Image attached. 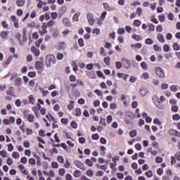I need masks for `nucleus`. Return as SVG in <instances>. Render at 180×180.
Listing matches in <instances>:
<instances>
[{
	"instance_id": "nucleus-48",
	"label": "nucleus",
	"mask_w": 180,
	"mask_h": 180,
	"mask_svg": "<svg viewBox=\"0 0 180 180\" xmlns=\"http://www.w3.org/2000/svg\"><path fill=\"white\" fill-rule=\"evenodd\" d=\"M28 162L30 165H36V160L34 158H30Z\"/></svg>"
},
{
	"instance_id": "nucleus-12",
	"label": "nucleus",
	"mask_w": 180,
	"mask_h": 180,
	"mask_svg": "<svg viewBox=\"0 0 180 180\" xmlns=\"http://www.w3.org/2000/svg\"><path fill=\"white\" fill-rule=\"evenodd\" d=\"M28 101L29 103H31V105H34V103L36 102V98H34V96H33V94H31L28 97Z\"/></svg>"
},
{
	"instance_id": "nucleus-22",
	"label": "nucleus",
	"mask_w": 180,
	"mask_h": 180,
	"mask_svg": "<svg viewBox=\"0 0 180 180\" xmlns=\"http://www.w3.org/2000/svg\"><path fill=\"white\" fill-rule=\"evenodd\" d=\"M56 25V21L53 20H50L47 24H46V27H52V26H54Z\"/></svg>"
},
{
	"instance_id": "nucleus-37",
	"label": "nucleus",
	"mask_w": 180,
	"mask_h": 180,
	"mask_svg": "<svg viewBox=\"0 0 180 180\" xmlns=\"http://www.w3.org/2000/svg\"><path fill=\"white\" fill-rule=\"evenodd\" d=\"M141 67L143 70H148V65H147V63L146 62L141 63Z\"/></svg>"
},
{
	"instance_id": "nucleus-53",
	"label": "nucleus",
	"mask_w": 180,
	"mask_h": 180,
	"mask_svg": "<svg viewBox=\"0 0 180 180\" xmlns=\"http://www.w3.org/2000/svg\"><path fill=\"white\" fill-rule=\"evenodd\" d=\"M27 27H30L31 29H33V27H36V22H32L27 24Z\"/></svg>"
},
{
	"instance_id": "nucleus-11",
	"label": "nucleus",
	"mask_w": 180,
	"mask_h": 180,
	"mask_svg": "<svg viewBox=\"0 0 180 180\" xmlns=\"http://www.w3.org/2000/svg\"><path fill=\"white\" fill-rule=\"evenodd\" d=\"M148 93V90L146 87L141 88L139 91V94L141 95V96H146L147 94Z\"/></svg>"
},
{
	"instance_id": "nucleus-2",
	"label": "nucleus",
	"mask_w": 180,
	"mask_h": 180,
	"mask_svg": "<svg viewBox=\"0 0 180 180\" xmlns=\"http://www.w3.org/2000/svg\"><path fill=\"white\" fill-rule=\"evenodd\" d=\"M125 123L127 124H130V123H131V121L134 119V115H133V112H131V111H127L125 112Z\"/></svg>"
},
{
	"instance_id": "nucleus-54",
	"label": "nucleus",
	"mask_w": 180,
	"mask_h": 180,
	"mask_svg": "<svg viewBox=\"0 0 180 180\" xmlns=\"http://www.w3.org/2000/svg\"><path fill=\"white\" fill-rule=\"evenodd\" d=\"M92 140H99V134H93L91 135Z\"/></svg>"
},
{
	"instance_id": "nucleus-58",
	"label": "nucleus",
	"mask_w": 180,
	"mask_h": 180,
	"mask_svg": "<svg viewBox=\"0 0 180 180\" xmlns=\"http://www.w3.org/2000/svg\"><path fill=\"white\" fill-rule=\"evenodd\" d=\"M158 175H162V174H164V169H162V168H158L156 171Z\"/></svg>"
},
{
	"instance_id": "nucleus-17",
	"label": "nucleus",
	"mask_w": 180,
	"mask_h": 180,
	"mask_svg": "<svg viewBox=\"0 0 180 180\" xmlns=\"http://www.w3.org/2000/svg\"><path fill=\"white\" fill-rule=\"evenodd\" d=\"M25 0H17L16 5H18L20 8H22V6H25Z\"/></svg>"
},
{
	"instance_id": "nucleus-5",
	"label": "nucleus",
	"mask_w": 180,
	"mask_h": 180,
	"mask_svg": "<svg viewBox=\"0 0 180 180\" xmlns=\"http://www.w3.org/2000/svg\"><path fill=\"white\" fill-rule=\"evenodd\" d=\"M131 66V62L127 59H122V67L126 70H129Z\"/></svg>"
},
{
	"instance_id": "nucleus-44",
	"label": "nucleus",
	"mask_w": 180,
	"mask_h": 180,
	"mask_svg": "<svg viewBox=\"0 0 180 180\" xmlns=\"http://www.w3.org/2000/svg\"><path fill=\"white\" fill-rule=\"evenodd\" d=\"M41 43H43V38H40L38 41H37L35 42V46H37V47H40V44H41Z\"/></svg>"
},
{
	"instance_id": "nucleus-31",
	"label": "nucleus",
	"mask_w": 180,
	"mask_h": 180,
	"mask_svg": "<svg viewBox=\"0 0 180 180\" xmlns=\"http://www.w3.org/2000/svg\"><path fill=\"white\" fill-rule=\"evenodd\" d=\"M129 136L131 137H136L137 136V131H136V129H132L130 132H129Z\"/></svg>"
},
{
	"instance_id": "nucleus-51",
	"label": "nucleus",
	"mask_w": 180,
	"mask_h": 180,
	"mask_svg": "<svg viewBox=\"0 0 180 180\" xmlns=\"http://www.w3.org/2000/svg\"><path fill=\"white\" fill-rule=\"evenodd\" d=\"M176 130L175 129H170L169 130L168 133L169 134H170L171 136H176Z\"/></svg>"
},
{
	"instance_id": "nucleus-30",
	"label": "nucleus",
	"mask_w": 180,
	"mask_h": 180,
	"mask_svg": "<svg viewBox=\"0 0 180 180\" xmlns=\"http://www.w3.org/2000/svg\"><path fill=\"white\" fill-rule=\"evenodd\" d=\"M145 43L148 45H151L154 44V41H153V39L151 38H147L145 40Z\"/></svg>"
},
{
	"instance_id": "nucleus-24",
	"label": "nucleus",
	"mask_w": 180,
	"mask_h": 180,
	"mask_svg": "<svg viewBox=\"0 0 180 180\" xmlns=\"http://www.w3.org/2000/svg\"><path fill=\"white\" fill-rule=\"evenodd\" d=\"M100 54H101V56H103L104 57L108 56V53L106 52V51H105V48L101 47L100 49Z\"/></svg>"
},
{
	"instance_id": "nucleus-6",
	"label": "nucleus",
	"mask_w": 180,
	"mask_h": 180,
	"mask_svg": "<svg viewBox=\"0 0 180 180\" xmlns=\"http://www.w3.org/2000/svg\"><path fill=\"white\" fill-rule=\"evenodd\" d=\"M41 30H39L40 36H44V34H47V25H46V22H44L41 26Z\"/></svg>"
},
{
	"instance_id": "nucleus-35",
	"label": "nucleus",
	"mask_w": 180,
	"mask_h": 180,
	"mask_svg": "<svg viewBox=\"0 0 180 180\" xmlns=\"http://www.w3.org/2000/svg\"><path fill=\"white\" fill-rule=\"evenodd\" d=\"M173 49H174V50H175V51H178V50L180 49V46H179V44H178V42H175L173 44Z\"/></svg>"
},
{
	"instance_id": "nucleus-19",
	"label": "nucleus",
	"mask_w": 180,
	"mask_h": 180,
	"mask_svg": "<svg viewBox=\"0 0 180 180\" xmlns=\"http://www.w3.org/2000/svg\"><path fill=\"white\" fill-rule=\"evenodd\" d=\"M13 59V56H9L6 61H4L5 65H9L12 62V60Z\"/></svg>"
},
{
	"instance_id": "nucleus-59",
	"label": "nucleus",
	"mask_w": 180,
	"mask_h": 180,
	"mask_svg": "<svg viewBox=\"0 0 180 180\" xmlns=\"http://www.w3.org/2000/svg\"><path fill=\"white\" fill-rule=\"evenodd\" d=\"M122 63L119 61L115 62V67L117 68V70H120V68H122Z\"/></svg>"
},
{
	"instance_id": "nucleus-62",
	"label": "nucleus",
	"mask_w": 180,
	"mask_h": 180,
	"mask_svg": "<svg viewBox=\"0 0 180 180\" xmlns=\"http://www.w3.org/2000/svg\"><path fill=\"white\" fill-rule=\"evenodd\" d=\"M58 15L57 13H56V12H53V13H51V19H53V20L57 19V17H58Z\"/></svg>"
},
{
	"instance_id": "nucleus-57",
	"label": "nucleus",
	"mask_w": 180,
	"mask_h": 180,
	"mask_svg": "<svg viewBox=\"0 0 180 180\" xmlns=\"http://www.w3.org/2000/svg\"><path fill=\"white\" fill-rule=\"evenodd\" d=\"M56 58L57 60H63V58H64V55L61 53H58Z\"/></svg>"
},
{
	"instance_id": "nucleus-52",
	"label": "nucleus",
	"mask_w": 180,
	"mask_h": 180,
	"mask_svg": "<svg viewBox=\"0 0 180 180\" xmlns=\"http://www.w3.org/2000/svg\"><path fill=\"white\" fill-rule=\"evenodd\" d=\"M27 76L30 78H34V77H36V72H28Z\"/></svg>"
},
{
	"instance_id": "nucleus-25",
	"label": "nucleus",
	"mask_w": 180,
	"mask_h": 180,
	"mask_svg": "<svg viewBox=\"0 0 180 180\" xmlns=\"http://www.w3.org/2000/svg\"><path fill=\"white\" fill-rule=\"evenodd\" d=\"M155 105L158 109H164L165 108L164 103H161L160 101L156 103Z\"/></svg>"
},
{
	"instance_id": "nucleus-39",
	"label": "nucleus",
	"mask_w": 180,
	"mask_h": 180,
	"mask_svg": "<svg viewBox=\"0 0 180 180\" xmlns=\"http://www.w3.org/2000/svg\"><path fill=\"white\" fill-rule=\"evenodd\" d=\"M179 108H178V105H172V108H171V110H172V112H173L174 113H176V112H178V110H179Z\"/></svg>"
},
{
	"instance_id": "nucleus-56",
	"label": "nucleus",
	"mask_w": 180,
	"mask_h": 180,
	"mask_svg": "<svg viewBox=\"0 0 180 180\" xmlns=\"http://www.w3.org/2000/svg\"><path fill=\"white\" fill-rule=\"evenodd\" d=\"M70 126L71 127H72V129H77L78 127V124H77L75 122V121H72L71 123H70Z\"/></svg>"
},
{
	"instance_id": "nucleus-29",
	"label": "nucleus",
	"mask_w": 180,
	"mask_h": 180,
	"mask_svg": "<svg viewBox=\"0 0 180 180\" xmlns=\"http://www.w3.org/2000/svg\"><path fill=\"white\" fill-rule=\"evenodd\" d=\"M134 26H135L136 27H139V26H141V21H140L139 20H135L134 21L133 23Z\"/></svg>"
},
{
	"instance_id": "nucleus-3",
	"label": "nucleus",
	"mask_w": 180,
	"mask_h": 180,
	"mask_svg": "<svg viewBox=\"0 0 180 180\" xmlns=\"http://www.w3.org/2000/svg\"><path fill=\"white\" fill-rule=\"evenodd\" d=\"M155 74L158 78H160L163 79V78H165V72H164V70L161 68L160 67H157L155 69Z\"/></svg>"
},
{
	"instance_id": "nucleus-26",
	"label": "nucleus",
	"mask_w": 180,
	"mask_h": 180,
	"mask_svg": "<svg viewBox=\"0 0 180 180\" xmlns=\"http://www.w3.org/2000/svg\"><path fill=\"white\" fill-rule=\"evenodd\" d=\"M148 153H150L152 155H157L158 154L157 150H153V148H149L148 149Z\"/></svg>"
},
{
	"instance_id": "nucleus-64",
	"label": "nucleus",
	"mask_w": 180,
	"mask_h": 180,
	"mask_svg": "<svg viewBox=\"0 0 180 180\" xmlns=\"http://www.w3.org/2000/svg\"><path fill=\"white\" fill-rule=\"evenodd\" d=\"M162 180H171V176H168L167 174H165L162 177Z\"/></svg>"
},
{
	"instance_id": "nucleus-4",
	"label": "nucleus",
	"mask_w": 180,
	"mask_h": 180,
	"mask_svg": "<svg viewBox=\"0 0 180 180\" xmlns=\"http://www.w3.org/2000/svg\"><path fill=\"white\" fill-rule=\"evenodd\" d=\"M86 18L90 26H92L94 23H95L96 20L95 18H94V14H92V13H87Z\"/></svg>"
},
{
	"instance_id": "nucleus-10",
	"label": "nucleus",
	"mask_w": 180,
	"mask_h": 180,
	"mask_svg": "<svg viewBox=\"0 0 180 180\" xmlns=\"http://www.w3.org/2000/svg\"><path fill=\"white\" fill-rule=\"evenodd\" d=\"M117 77H118V78H122L124 81H127V78H129V75L118 72L117 73Z\"/></svg>"
},
{
	"instance_id": "nucleus-38",
	"label": "nucleus",
	"mask_w": 180,
	"mask_h": 180,
	"mask_svg": "<svg viewBox=\"0 0 180 180\" xmlns=\"http://www.w3.org/2000/svg\"><path fill=\"white\" fill-rule=\"evenodd\" d=\"M148 26L150 32H154V30H155V26L153 24L149 23L148 24Z\"/></svg>"
},
{
	"instance_id": "nucleus-21",
	"label": "nucleus",
	"mask_w": 180,
	"mask_h": 180,
	"mask_svg": "<svg viewBox=\"0 0 180 180\" xmlns=\"http://www.w3.org/2000/svg\"><path fill=\"white\" fill-rule=\"evenodd\" d=\"M74 103H75L74 101H70V103L68 105V110H72L74 109Z\"/></svg>"
},
{
	"instance_id": "nucleus-46",
	"label": "nucleus",
	"mask_w": 180,
	"mask_h": 180,
	"mask_svg": "<svg viewBox=\"0 0 180 180\" xmlns=\"http://www.w3.org/2000/svg\"><path fill=\"white\" fill-rule=\"evenodd\" d=\"M78 44L80 47H84V46H85L84 44V39L82 38L78 39Z\"/></svg>"
},
{
	"instance_id": "nucleus-14",
	"label": "nucleus",
	"mask_w": 180,
	"mask_h": 180,
	"mask_svg": "<svg viewBox=\"0 0 180 180\" xmlns=\"http://www.w3.org/2000/svg\"><path fill=\"white\" fill-rule=\"evenodd\" d=\"M157 39L160 43H165V39L164 38V35L162 34H158Z\"/></svg>"
},
{
	"instance_id": "nucleus-7",
	"label": "nucleus",
	"mask_w": 180,
	"mask_h": 180,
	"mask_svg": "<svg viewBox=\"0 0 180 180\" xmlns=\"http://www.w3.org/2000/svg\"><path fill=\"white\" fill-rule=\"evenodd\" d=\"M35 68L40 71H43V70H44V63L43 62L37 61L35 63Z\"/></svg>"
},
{
	"instance_id": "nucleus-23",
	"label": "nucleus",
	"mask_w": 180,
	"mask_h": 180,
	"mask_svg": "<svg viewBox=\"0 0 180 180\" xmlns=\"http://www.w3.org/2000/svg\"><path fill=\"white\" fill-rule=\"evenodd\" d=\"M79 15H81V13L77 12L76 13L73 17H72V20H74V22H78V19L79 18Z\"/></svg>"
},
{
	"instance_id": "nucleus-61",
	"label": "nucleus",
	"mask_w": 180,
	"mask_h": 180,
	"mask_svg": "<svg viewBox=\"0 0 180 180\" xmlns=\"http://www.w3.org/2000/svg\"><path fill=\"white\" fill-rule=\"evenodd\" d=\"M75 113H76V116L77 117L80 116L82 115L81 108H76Z\"/></svg>"
},
{
	"instance_id": "nucleus-15",
	"label": "nucleus",
	"mask_w": 180,
	"mask_h": 180,
	"mask_svg": "<svg viewBox=\"0 0 180 180\" xmlns=\"http://www.w3.org/2000/svg\"><path fill=\"white\" fill-rule=\"evenodd\" d=\"M27 120L30 123H33V122H34V115H33V114H29L27 116Z\"/></svg>"
},
{
	"instance_id": "nucleus-60",
	"label": "nucleus",
	"mask_w": 180,
	"mask_h": 180,
	"mask_svg": "<svg viewBox=\"0 0 180 180\" xmlns=\"http://www.w3.org/2000/svg\"><path fill=\"white\" fill-rule=\"evenodd\" d=\"M153 49L155 50V51H161V50H162L158 45L155 44L153 45Z\"/></svg>"
},
{
	"instance_id": "nucleus-45",
	"label": "nucleus",
	"mask_w": 180,
	"mask_h": 180,
	"mask_svg": "<svg viewBox=\"0 0 180 180\" xmlns=\"http://www.w3.org/2000/svg\"><path fill=\"white\" fill-rule=\"evenodd\" d=\"M12 157H13V158H15V160H16V159L19 158V157H20V155L18 152H13L12 154Z\"/></svg>"
},
{
	"instance_id": "nucleus-28",
	"label": "nucleus",
	"mask_w": 180,
	"mask_h": 180,
	"mask_svg": "<svg viewBox=\"0 0 180 180\" xmlns=\"http://www.w3.org/2000/svg\"><path fill=\"white\" fill-rule=\"evenodd\" d=\"M104 63L108 66L110 65V57L107 56V57L104 58Z\"/></svg>"
},
{
	"instance_id": "nucleus-16",
	"label": "nucleus",
	"mask_w": 180,
	"mask_h": 180,
	"mask_svg": "<svg viewBox=\"0 0 180 180\" xmlns=\"http://www.w3.org/2000/svg\"><path fill=\"white\" fill-rule=\"evenodd\" d=\"M132 39H134V40H136V41H140L143 40V37H141V36L137 35L136 34H134L132 35Z\"/></svg>"
},
{
	"instance_id": "nucleus-63",
	"label": "nucleus",
	"mask_w": 180,
	"mask_h": 180,
	"mask_svg": "<svg viewBox=\"0 0 180 180\" xmlns=\"http://www.w3.org/2000/svg\"><path fill=\"white\" fill-rule=\"evenodd\" d=\"M174 158H176L177 161H180V151H178L177 153H175Z\"/></svg>"
},
{
	"instance_id": "nucleus-47",
	"label": "nucleus",
	"mask_w": 180,
	"mask_h": 180,
	"mask_svg": "<svg viewBox=\"0 0 180 180\" xmlns=\"http://www.w3.org/2000/svg\"><path fill=\"white\" fill-rule=\"evenodd\" d=\"M69 79L70 82H75V81H77V77H75V75H72L69 77Z\"/></svg>"
},
{
	"instance_id": "nucleus-18",
	"label": "nucleus",
	"mask_w": 180,
	"mask_h": 180,
	"mask_svg": "<svg viewBox=\"0 0 180 180\" xmlns=\"http://www.w3.org/2000/svg\"><path fill=\"white\" fill-rule=\"evenodd\" d=\"M131 49H141V47H143V44H141V43H136L135 44H131Z\"/></svg>"
},
{
	"instance_id": "nucleus-36",
	"label": "nucleus",
	"mask_w": 180,
	"mask_h": 180,
	"mask_svg": "<svg viewBox=\"0 0 180 180\" xmlns=\"http://www.w3.org/2000/svg\"><path fill=\"white\" fill-rule=\"evenodd\" d=\"M74 176L75 178H79V176H81V171L75 170L74 172Z\"/></svg>"
},
{
	"instance_id": "nucleus-13",
	"label": "nucleus",
	"mask_w": 180,
	"mask_h": 180,
	"mask_svg": "<svg viewBox=\"0 0 180 180\" xmlns=\"http://www.w3.org/2000/svg\"><path fill=\"white\" fill-rule=\"evenodd\" d=\"M63 24L67 26V27H70V26H71L72 23H71V20L68 18H63Z\"/></svg>"
},
{
	"instance_id": "nucleus-41",
	"label": "nucleus",
	"mask_w": 180,
	"mask_h": 180,
	"mask_svg": "<svg viewBox=\"0 0 180 180\" xmlns=\"http://www.w3.org/2000/svg\"><path fill=\"white\" fill-rule=\"evenodd\" d=\"M62 124H68V123H70V121L68 120V118H62L61 120H60Z\"/></svg>"
},
{
	"instance_id": "nucleus-49",
	"label": "nucleus",
	"mask_w": 180,
	"mask_h": 180,
	"mask_svg": "<svg viewBox=\"0 0 180 180\" xmlns=\"http://www.w3.org/2000/svg\"><path fill=\"white\" fill-rule=\"evenodd\" d=\"M92 34H101V30L96 28V29H93L92 30Z\"/></svg>"
},
{
	"instance_id": "nucleus-1",
	"label": "nucleus",
	"mask_w": 180,
	"mask_h": 180,
	"mask_svg": "<svg viewBox=\"0 0 180 180\" xmlns=\"http://www.w3.org/2000/svg\"><path fill=\"white\" fill-rule=\"evenodd\" d=\"M56 63H57V60L53 55H47L46 56L45 64L48 68L51 67V65H53V64H56Z\"/></svg>"
},
{
	"instance_id": "nucleus-8",
	"label": "nucleus",
	"mask_w": 180,
	"mask_h": 180,
	"mask_svg": "<svg viewBox=\"0 0 180 180\" xmlns=\"http://www.w3.org/2000/svg\"><path fill=\"white\" fill-rule=\"evenodd\" d=\"M31 51L33 53L35 57H39L40 56V49H37L36 46H32Z\"/></svg>"
},
{
	"instance_id": "nucleus-9",
	"label": "nucleus",
	"mask_w": 180,
	"mask_h": 180,
	"mask_svg": "<svg viewBox=\"0 0 180 180\" xmlns=\"http://www.w3.org/2000/svg\"><path fill=\"white\" fill-rule=\"evenodd\" d=\"M67 49V43L60 41L57 46V50H65Z\"/></svg>"
},
{
	"instance_id": "nucleus-42",
	"label": "nucleus",
	"mask_w": 180,
	"mask_h": 180,
	"mask_svg": "<svg viewBox=\"0 0 180 180\" xmlns=\"http://www.w3.org/2000/svg\"><path fill=\"white\" fill-rule=\"evenodd\" d=\"M57 161H58L60 164H64V158L61 155H58L57 157Z\"/></svg>"
},
{
	"instance_id": "nucleus-33",
	"label": "nucleus",
	"mask_w": 180,
	"mask_h": 180,
	"mask_svg": "<svg viewBox=\"0 0 180 180\" xmlns=\"http://www.w3.org/2000/svg\"><path fill=\"white\" fill-rule=\"evenodd\" d=\"M103 7L105 8L106 11H108V12H110L112 11V8L108 4V3L103 4Z\"/></svg>"
},
{
	"instance_id": "nucleus-40",
	"label": "nucleus",
	"mask_w": 180,
	"mask_h": 180,
	"mask_svg": "<svg viewBox=\"0 0 180 180\" xmlns=\"http://www.w3.org/2000/svg\"><path fill=\"white\" fill-rule=\"evenodd\" d=\"M86 175H87V176H90L91 178H92L94 176V171L93 170H87Z\"/></svg>"
},
{
	"instance_id": "nucleus-32",
	"label": "nucleus",
	"mask_w": 180,
	"mask_h": 180,
	"mask_svg": "<svg viewBox=\"0 0 180 180\" xmlns=\"http://www.w3.org/2000/svg\"><path fill=\"white\" fill-rule=\"evenodd\" d=\"M86 165H88V167H92L94 165V163L91 160V159H86L85 160Z\"/></svg>"
},
{
	"instance_id": "nucleus-43",
	"label": "nucleus",
	"mask_w": 180,
	"mask_h": 180,
	"mask_svg": "<svg viewBox=\"0 0 180 180\" xmlns=\"http://www.w3.org/2000/svg\"><path fill=\"white\" fill-rule=\"evenodd\" d=\"M136 15H138V16H141V15L143 13V9H141V8L139 7L136 9Z\"/></svg>"
},
{
	"instance_id": "nucleus-34",
	"label": "nucleus",
	"mask_w": 180,
	"mask_h": 180,
	"mask_svg": "<svg viewBox=\"0 0 180 180\" xmlns=\"http://www.w3.org/2000/svg\"><path fill=\"white\" fill-rule=\"evenodd\" d=\"M106 15H108V12L103 11L100 16V20H105V18H106Z\"/></svg>"
},
{
	"instance_id": "nucleus-27",
	"label": "nucleus",
	"mask_w": 180,
	"mask_h": 180,
	"mask_svg": "<svg viewBox=\"0 0 180 180\" xmlns=\"http://www.w3.org/2000/svg\"><path fill=\"white\" fill-rule=\"evenodd\" d=\"M8 34V32L2 31L0 34V36L1 37H2V39H7Z\"/></svg>"
},
{
	"instance_id": "nucleus-55",
	"label": "nucleus",
	"mask_w": 180,
	"mask_h": 180,
	"mask_svg": "<svg viewBox=\"0 0 180 180\" xmlns=\"http://www.w3.org/2000/svg\"><path fill=\"white\" fill-rule=\"evenodd\" d=\"M99 124H102V126H106V120L104 118H101Z\"/></svg>"
},
{
	"instance_id": "nucleus-50",
	"label": "nucleus",
	"mask_w": 180,
	"mask_h": 180,
	"mask_svg": "<svg viewBox=\"0 0 180 180\" xmlns=\"http://www.w3.org/2000/svg\"><path fill=\"white\" fill-rule=\"evenodd\" d=\"M145 175L147 176L148 178H151L153 176V171L148 170L145 173Z\"/></svg>"
},
{
	"instance_id": "nucleus-20",
	"label": "nucleus",
	"mask_w": 180,
	"mask_h": 180,
	"mask_svg": "<svg viewBox=\"0 0 180 180\" xmlns=\"http://www.w3.org/2000/svg\"><path fill=\"white\" fill-rule=\"evenodd\" d=\"M96 74H97L98 77H99V78H102L103 79H106V76H105V75H103L102 71L98 70V71H96Z\"/></svg>"
}]
</instances>
